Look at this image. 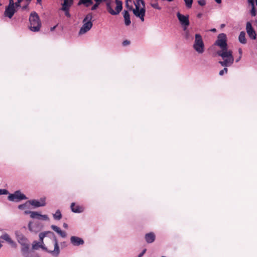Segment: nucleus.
<instances>
[{
	"label": "nucleus",
	"instance_id": "obj_46",
	"mask_svg": "<svg viewBox=\"0 0 257 257\" xmlns=\"http://www.w3.org/2000/svg\"><path fill=\"white\" fill-rule=\"evenodd\" d=\"M21 7V5H20V3L18 2H17L16 3H15V8H18V7Z\"/></svg>",
	"mask_w": 257,
	"mask_h": 257
},
{
	"label": "nucleus",
	"instance_id": "obj_14",
	"mask_svg": "<svg viewBox=\"0 0 257 257\" xmlns=\"http://www.w3.org/2000/svg\"><path fill=\"white\" fill-rule=\"evenodd\" d=\"M16 12V8L15 7L7 6L5 11V15L11 19L13 17L14 14Z\"/></svg>",
	"mask_w": 257,
	"mask_h": 257
},
{
	"label": "nucleus",
	"instance_id": "obj_39",
	"mask_svg": "<svg viewBox=\"0 0 257 257\" xmlns=\"http://www.w3.org/2000/svg\"><path fill=\"white\" fill-rule=\"evenodd\" d=\"M62 237H65L66 236V233L62 230H61L58 233Z\"/></svg>",
	"mask_w": 257,
	"mask_h": 257
},
{
	"label": "nucleus",
	"instance_id": "obj_10",
	"mask_svg": "<svg viewBox=\"0 0 257 257\" xmlns=\"http://www.w3.org/2000/svg\"><path fill=\"white\" fill-rule=\"evenodd\" d=\"M133 12L136 17L141 19L142 22L144 21V17L146 13L145 8H142L136 6L135 8L133 10Z\"/></svg>",
	"mask_w": 257,
	"mask_h": 257
},
{
	"label": "nucleus",
	"instance_id": "obj_29",
	"mask_svg": "<svg viewBox=\"0 0 257 257\" xmlns=\"http://www.w3.org/2000/svg\"><path fill=\"white\" fill-rule=\"evenodd\" d=\"M184 1L187 8L190 9L192 7L193 0H184Z\"/></svg>",
	"mask_w": 257,
	"mask_h": 257
},
{
	"label": "nucleus",
	"instance_id": "obj_45",
	"mask_svg": "<svg viewBox=\"0 0 257 257\" xmlns=\"http://www.w3.org/2000/svg\"><path fill=\"white\" fill-rule=\"evenodd\" d=\"M29 3H28V4H27V5H25V6H23L22 7V9H23V10H27V9H28V6H29Z\"/></svg>",
	"mask_w": 257,
	"mask_h": 257
},
{
	"label": "nucleus",
	"instance_id": "obj_38",
	"mask_svg": "<svg viewBox=\"0 0 257 257\" xmlns=\"http://www.w3.org/2000/svg\"><path fill=\"white\" fill-rule=\"evenodd\" d=\"M227 71H228L227 68H224L223 70L220 71L219 74L220 75L222 76L224 73H227Z\"/></svg>",
	"mask_w": 257,
	"mask_h": 257
},
{
	"label": "nucleus",
	"instance_id": "obj_6",
	"mask_svg": "<svg viewBox=\"0 0 257 257\" xmlns=\"http://www.w3.org/2000/svg\"><path fill=\"white\" fill-rule=\"evenodd\" d=\"M116 6L115 7V10L114 11L111 6L110 2L106 3V9L108 12L112 15H117L120 13L122 9V3L119 0H115Z\"/></svg>",
	"mask_w": 257,
	"mask_h": 257
},
{
	"label": "nucleus",
	"instance_id": "obj_12",
	"mask_svg": "<svg viewBox=\"0 0 257 257\" xmlns=\"http://www.w3.org/2000/svg\"><path fill=\"white\" fill-rule=\"evenodd\" d=\"M42 226L39 222L34 223L33 221H30L28 224V228L31 232L37 233L41 230Z\"/></svg>",
	"mask_w": 257,
	"mask_h": 257
},
{
	"label": "nucleus",
	"instance_id": "obj_55",
	"mask_svg": "<svg viewBox=\"0 0 257 257\" xmlns=\"http://www.w3.org/2000/svg\"><path fill=\"white\" fill-rule=\"evenodd\" d=\"M254 5H255L256 6H257V0H254Z\"/></svg>",
	"mask_w": 257,
	"mask_h": 257
},
{
	"label": "nucleus",
	"instance_id": "obj_41",
	"mask_svg": "<svg viewBox=\"0 0 257 257\" xmlns=\"http://www.w3.org/2000/svg\"><path fill=\"white\" fill-rule=\"evenodd\" d=\"M9 3L8 6L15 7V3L14 0H9Z\"/></svg>",
	"mask_w": 257,
	"mask_h": 257
},
{
	"label": "nucleus",
	"instance_id": "obj_42",
	"mask_svg": "<svg viewBox=\"0 0 257 257\" xmlns=\"http://www.w3.org/2000/svg\"><path fill=\"white\" fill-rule=\"evenodd\" d=\"M147 251V249L146 248H145L143 250V251H142V252H141L139 255H138V257H142L143 256V255L146 253Z\"/></svg>",
	"mask_w": 257,
	"mask_h": 257
},
{
	"label": "nucleus",
	"instance_id": "obj_52",
	"mask_svg": "<svg viewBox=\"0 0 257 257\" xmlns=\"http://www.w3.org/2000/svg\"><path fill=\"white\" fill-rule=\"evenodd\" d=\"M215 1L217 3V4H220L221 3V0H215Z\"/></svg>",
	"mask_w": 257,
	"mask_h": 257
},
{
	"label": "nucleus",
	"instance_id": "obj_44",
	"mask_svg": "<svg viewBox=\"0 0 257 257\" xmlns=\"http://www.w3.org/2000/svg\"><path fill=\"white\" fill-rule=\"evenodd\" d=\"M130 43V42L128 41V40H124L123 42H122V45L123 46H127L128 45H129Z\"/></svg>",
	"mask_w": 257,
	"mask_h": 257
},
{
	"label": "nucleus",
	"instance_id": "obj_9",
	"mask_svg": "<svg viewBox=\"0 0 257 257\" xmlns=\"http://www.w3.org/2000/svg\"><path fill=\"white\" fill-rule=\"evenodd\" d=\"M177 17L178 19V20L182 26L184 31L187 30L188 27L190 24L189 20V16L186 15L184 16L179 12L177 13Z\"/></svg>",
	"mask_w": 257,
	"mask_h": 257
},
{
	"label": "nucleus",
	"instance_id": "obj_54",
	"mask_svg": "<svg viewBox=\"0 0 257 257\" xmlns=\"http://www.w3.org/2000/svg\"><path fill=\"white\" fill-rule=\"evenodd\" d=\"M241 56H239L238 58H237L236 60V62H238L241 59Z\"/></svg>",
	"mask_w": 257,
	"mask_h": 257
},
{
	"label": "nucleus",
	"instance_id": "obj_51",
	"mask_svg": "<svg viewBox=\"0 0 257 257\" xmlns=\"http://www.w3.org/2000/svg\"><path fill=\"white\" fill-rule=\"evenodd\" d=\"M56 27H57V26H54L53 27H51L50 28L51 31H53L56 29Z\"/></svg>",
	"mask_w": 257,
	"mask_h": 257
},
{
	"label": "nucleus",
	"instance_id": "obj_8",
	"mask_svg": "<svg viewBox=\"0 0 257 257\" xmlns=\"http://www.w3.org/2000/svg\"><path fill=\"white\" fill-rule=\"evenodd\" d=\"M8 200L11 201L18 202L27 199L26 196L22 193L20 191H16L13 194H10L8 197Z\"/></svg>",
	"mask_w": 257,
	"mask_h": 257
},
{
	"label": "nucleus",
	"instance_id": "obj_30",
	"mask_svg": "<svg viewBox=\"0 0 257 257\" xmlns=\"http://www.w3.org/2000/svg\"><path fill=\"white\" fill-rule=\"evenodd\" d=\"M129 3H132V0L125 1V7L130 10L132 11L134 9L132 5H130Z\"/></svg>",
	"mask_w": 257,
	"mask_h": 257
},
{
	"label": "nucleus",
	"instance_id": "obj_17",
	"mask_svg": "<svg viewBox=\"0 0 257 257\" xmlns=\"http://www.w3.org/2000/svg\"><path fill=\"white\" fill-rule=\"evenodd\" d=\"M48 234H50L51 235H52L53 237V238H54V236H55L54 233L53 232L50 231H47L41 232L39 235V239H40L39 242H41V243H43L44 238Z\"/></svg>",
	"mask_w": 257,
	"mask_h": 257
},
{
	"label": "nucleus",
	"instance_id": "obj_36",
	"mask_svg": "<svg viewBox=\"0 0 257 257\" xmlns=\"http://www.w3.org/2000/svg\"><path fill=\"white\" fill-rule=\"evenodd\" d=\"M9 194V191L5 189H0V195H7Z\"/></svg>",
	"mask_w": 257,
	"mask_h": 257
},
{
	"label": "nucleus",
	"instance_id": "obj_59",
	"mask_svg": "<svg viewBox=\"0 0 257 257\" xmlns=\"http://www.w3.org/2000/svg\"><path fill=\"white\" fill-rule=\"evenodd\" d=\"M26 1H28L29 3H30V2H31V0H26Z\"/></svg>",
	"mask_w": 257,
	"mask_h": 257
},
{
	"label": "nucleus",
	"instance_id": "obj_31",
	"mask_svg": "<svg viewBox=\"0 0 257 257\" xmlns=\"http://www.w3.org/2000/svg\"><path fill=\"white\" fill-rule=\"evenodd\" d=\"M39 220L49 221V218L48 216L46 214L43 215V214H41V215L39 218Z\"/></svg>",
	"mask_w": 257,
	"mask_h": 257
},
{
	"label": "nucleus",
	"instance_id": "obj_24",
	"mask_svg": "<svg viewBox=\"0 0 257 257\" xmlns=\"http://www.w3.org/2000/svg\"><path fill=\"white\" fill-rule=\"evenodd\" d=\"M238 40L241 44H245L246 43V39L245 38V33L244 31L240 33L238 37Z\"/></svg>",
	"mask_w": 257,
	"mask_h": 257
},
{
	"label": "nucleus",
	"instance_id": "obj_33",
	"mask_svg": "<svg viewBox=\"0 0 257 257\" xmlns=\"http://www.w3.org/2000/svg\"><path fill=\"white\" fill-rule=\"evenodd\" d=\"M69 9L70 8H67L66 9V10H64L63 9H60L61 11L64 12L65 15L68 18H70L71 17V15L69 13Z\"/></svg>",
	"mask_w": 257,
	"mask_h": 257
},
{
	"label": "nucleus",
	"instance_id": "obj_48",
	"mask_svg": "<svg viewBox=\"0 0 257 257\" xmlns=\"http://www.w3.org/2000/svg\"><path fill=\"white\" fill-rule=\"evenodd\" d=\"M202 16V13H198L197 15V17L198 18H201Z\"/></svg>",
	"mask_w": 257,
	"mask_h": 257
},
{
	"label": "nucleus",
	"instance_id": "obj_47",
	"mask_svg": "<svg viewBox=\"0 0 257 257\" xmlns=\"http://www.w3.org/2000/svg\"><path fill=\"white\" fill-rule=\"evenodd\" d=\"M32 212H33V211H32L26 210V211H25L24 213L25 214H30V215H31L32 214Z\"/></svg>",
	"mask_w": 257,
	"mask_h": 257
},
{
	"label": "nucleus",
	"instance_id": "obj_57",
	"mask_svg": "<svg viewBox=\"0 0 257 257\" xmlns=\"http://www.w3.org/2000/svg\"><path fill=\"white\" fill-rule=\"evenodd\" d=\"M23 0H17V2H19V3H21L22 2Z\"/></svg>",
	"mask_w": 257,
	"mask_h": 257
},
{
	"label": "nucleus",
	"instance_id": "obj_28",
	"mask_svg": "<svg viewBox=\"0 0 257 257\" xmlns=\"http://www.w3.org/2000/svg\"><path fill=\"white\" fill-rule=\"evenodd\" d=\"M40 243L41 242H37V241H34L32 244V248L34 250H37L39 248H40Z\"/></svg>",
	"mask_w": 257,
	"mask_h": 257
},
{
	"label": "nucleus",
	"instance_id": "obj_37",
	"mask_svg": "<svg viewBox=\"0 0 257 257\" xmlns=\"http://www.w3.org/2000/svg\"><path fill=\"white\" fill-rule=\"evenodd\" d=\"M197 2L200 6H204L206 4V0H198Z\"/></svg>",
	"mask_w": 257,
	"mask_h": 257
},
{
	"label": "nucleus",
	"instance_id": "obj_15",
	"mask_svg": "<svg viewBox=\"0 0 257 257\" xmlns=\"http://www.w3.org/2000/svg\"><path fill=\"white\" fill-rule=\"evenodd\" d=\"M70 242L74 246H79L84 243V240L81 238L75 236L71 237Z\"/></svg>",
	"mask_w": 257,
	"mask_h": 257
},
{
	"label": "nucleus",
	"instance_id": "obj_43",
	"mask_svg": "<svg viewBox=\"0 0 257 257\" xmlns=\"http://www.w3.org/2000/svg\"><path fill=\"white\" fill-rule=\"evenodd\" d=\"M185 38L186 39H189L190 37V33L188 31H185Z\"/></svg>",
	"mask_w": 257,
	"mask_h": 257
},
{
	"label": "nucleus",
	"instance_id": "obj_16",
	"mask_svg": "<svg viewBox=\"0 0 257 257\" xmlns=\"http://www.w3.org/2000/svg\"><path fill=\"white\" fill-rule=\"evenodd\" d=\"M1 238L6 241L9 244H10L12 247H16L17 243L11 238L10 235L7 233L3 234L1 236Z\"/></svg>",
	"mask_w": 257,
	"mask_h": 257
},
{
	"label": "nucleus",
	"instance_id": "obj_3",
	"mask_svg": "<svg viewBox=\"0 0 257 257\" xmlns=\"http://www.w3.org/2000/svg\"><path fill=\"white\" fill-rule=\"evenodd\" d=\"M193 48L198 54H202L205 51V45L202 37L200 34L195 35Z\"/></svg>",
	"mask_w": 257,
	"mask_h": 257
},
{
	"label": "nucleus",
	"instance_id": "obj_50",
	"mask_svg": "<svg viewBox=\"0 0 257 257\" xmlns=\"http://www.w3.org/2000/svg\"><path fill=\"white\" fill-rule=\"evenodd\" d=\"M63 226L65 228H67L68 227V225L67 223H64L63 224Z\"/></svg>",
	"mask_w": 257,
	"mask_h": 257
},
{
	"label": "nucleus",
	"instance_id": "obj_13",
	"mask_svg": "<svg viewBox=\"0 0 257 257\" xmlns=\"http://www.w3.org/2000/svg\"><path fill=\"white\" fill-rule=\"evenodd\" d=\"M28 202L35 208L43 207L46 205L45 199L43 198H41L40 200L36 199L30 200L28 201Z\"/></svg>",
	"mask_w": 257,
	"mask_h": 257
},
{
	"label": "nucleus",
	"instance_id": "obj_56",
	"mask_svg": "<svg viewBox=\"0 0 257 257\" xmlns=\"http://www.w3.org/2000/svg\"><path fill=\"white\" fill-rule=\"evenodd\" d=\"M212 32H215L216 31V29H213L211 30Z\"/></svg>",
	"mask_w": 257,
	"mask_h": 257
},
{
	"label": "nucleus",
	"instance_id": "obj_35",
	"mask_svg": "<svg viewBox=\"0 0 257 257\" xmlns=\"http://www.w3.org/2000/svg\"><path fill=\"white\" fill-rule=\"evenodd\" d=\"M28 204H29V202H28V201H27L24 204H20L18 206V208L21 210H23L27 207Z\"/></svg>",
	"mask_w": 257,
	"mask_h": 257
},
{
	"label": "nucleus",
	"instance_id": "obj_1",
	"mask_svg": "<svg viewBox=\"0 0 257 257\" xmlns=\"http://www.w3.org/2000/svg\"><path fill=\"white\" fill-rule=\"evenodd\" d=\"M215 45L218 46L220 50L216 52L218 56H220L223 61H220L219 63L223 67L231 66L234 62V57L232 51L228 49L227 44V37L224 33L219 34L215 42Z\"/></svg>",
	"mask_w": 257,
	"mask_h": 257
},
{
	"label": "nucleus",
	"instance_id": "obj_32",
	"mask_svg": "<svg viewBox=\"0 0 257 257\" xmlns=\"http://www.w3.org/2000/svg\"><path fill=\"white\" fill-rule=\"evenodd\" d=\"M152 7L153 8L160 10L161 9V8L159 6L158 3H151L150 4Z\"/></svg>",
	"mask_w": 257,
	"mask_h": 257
},
{
	"label": "nucleus",
	"instance_id": "obj_49",
	"mask_svg": "<svg viewBox=\"0 0 257 257\" xmlns=\"http://www.w3.org/2000/svg\"><path fill=\"white\" fill-rule=\"evenodd\" d=\"M238 53H239V55H240V56H242V50H241V48H239V49H238Z\"/></svg>",
	"mask_w": 257,
	"mask_h": 257
},
{
	"label": "nucleus",
	"instance_id": "obj_19",
	"mask_svg": "<svg viewBox=\"0 0 257 257\" xmlns=\"http://www.w3.org/2000/svg\"><path fill=\"white\" fill-rule=\"evenodd\" d=\"M145 238L147 243H151L155 241L156 236L153 232H149L146 234Z\"/></svg>",
	"mask_w": 257,
	"mask_h": 257
},
{
	"label": "nucleus",
	"instance_id": "obj_26",
	"mask_svg": "<svg viewBox=\"0 0 257 257\" xmlns=\"http://www.w3.org/2000/svg\"><path fill=\"white\" fill-rule=\"evenodd\" d=\"M134 4L135 6H137L140 7H141V5H142V8H145V3L144 0H136V2H134Z\"/></svg>",
	"mask_w": 257,
	"mask_h": 257
},
{
	"label": "nucleus",
	"instance_id": "obj_18",
	"mask_svg": "<svg viewBox=\"0 0 257 257\" xmlns=\"http://www.w3.org/2000/svg\"><path fill=\"white\" fill-rule=\"evenodd\" d=\"M71 209L72 212L74 213H81L84 211V208L80 206H76L75 203H72L71 204Z\"/></svg>",
	"mask_w": 257,
	"mask_h": 257
},
{
	"label": "nucleus",
	"instance_id": "obj_21",
	"mask_svg": "<svg viewBox=\"0 0 257 257\" xmlns=\"http://www.w3.org/2000/svg\"><path fill=\"white\" fill-rule=\"evenodd\" d=\"M123 18L124 19V23L126 26H128L131 24V21L130 20V16L127 11L124 10L123 13Z\"/></svg>",
	"mask_w": 257,
	"mask_h": 257
},
{
	"label": "nucleus",
	"instance_id": "obj_53",
	"mask_svg": "<svg viewBox=\"0 0 257 257\" xmlns=\"http://www.w3.org/2000/svg\"><path fill=\"white\" fill-rule=\"evenodd\" d=\"M42 0H37V3L39 4H41Z\"/></svg>",
	"mask_w": 257,
	"mask_h": 257
},
{
	"label": "nucleus",
	"instance_id": "obj_27",
	"mask_svg": "<svg viewBox=\"0 0 257 257\" xmlns=\"http://www.w3.org/2000/svg\"><path fill=\"white\" fill-rule=\"evenodd\" d=\"M41 214L38 212L33 211L32 214L30 215V217L33 219H37L39 220V218Z\"/></svg>",
	"mask_w": 257,
	"mask_h": 257
},
{
	"label": "nucleus",
	"instance_id": "obj_2",
	"mask_svg": "<svg viewBox=\"0 0 257 257\" xmlns=\"http://www.w3.org/2000/svg\"><path fill=\"white\" fill-rule=\"evenodd\" d=\"M30 29L33 32H38L41 26V23L38 15L35 12H32L30 15Z\"/></svg>",
	"mask_w": 257,
	"mask_h": 257
},
{
	"label": "nucleus",
	"instance_id": "obj_58",
	"mask_svg": "<svg viewBox=\"0 0 257 257\" xmlns=\"http://www.w3.org/2000/svg\"><path fill=\"white\" fill-rule=\"evenodd\" d=\"M255 23L256 26L257 27V20H255Z\"/></svg>",
	"mask_w": 257,
	"mask_h": 257
},
{
	"label": "nucleus",
	"instance_id": "obj_7",
	"mask_svg": "<svg viewBox=\"0 0 257 257\" xmlns=\"http://www.w3.org/2000/svg\"><path fill=\"white\" fill-rule=\"evenodd\" d=\"M53 240L54 242V250H48L45 246V245L43 243H40V248H42L43 250H46L47 252L50 253L54 257H57L58 256L59 253H60V248L58 245V242L57 239L56 238V236H54V238H53Z\"/></svg>",
	"mask_w": 257,
	"mask_h": 257
},
{
	"label": "nucleus",
	"instance_id": "obj_40",
	"mask_svg": "<svg viewBox=\"0 0 257 257\" xmlns=\"http://www.w3.org/2000/svg\"><path fill=\"white\" fill-rule=\"evenodd\" d=\"M9 3L8 6L15 7V3L14 0H9Z\"/></svg>",
	"mask_w": 257,
	"mask_h": 257
},
{
	"label": "nucleus",
	"instance_id": "obj_4",
	"mask_svg": "<svg viewBox=\"0 0 257 257\" xmlns=\"http://www.w3.org/2000/svg\"><path fill=\"white\" fill-rule=\"evenodd\" d=\"M92 15L91 13L88 14L83 20V25L80 28L79 34L82 35L89 31L92 27L93 24L91 22Z\"/></svg>",
	"mask_w": 257,
	"mask_h": 257
},
{
	"label": "nucleus",
	"instance_id": "obj_25",
	"mask_svg": "<svg viewBox=\"0 0 257 257\" xmlns=\"http://www.w3.org/2000/svg\"><path fill=\"white\" fill-rule=\"evenodd\" d=\"M53 216L54 219L57 220H60L62 218V214L59 209L56 210L55 213L53 214Z\"/></svg>",
	"mask_w": 257,
	"mask_h": 257
},
{
	"label": "nucleus",
	"instance_id": "obj_11",
	"mask_svg": "<svg viewBox=\"0 0 257 257\" xmlns=\"http://www.w3.org/2000/svg\"><path fill=\"white\" fill-rule=\"evenodd\" d=\"M246 31L249 37L252 40H255L256 38V33L252 27L250 22H247L246 24Z\"/></svg>",
	"mask_w": 257,
	"mask_h": 257
},
{
	"label": "nucleus",
	"instance_id": "obj_22",
	"mask_svg": "<svg viewBox=\"0 0 257 257\" xmlns=\"http://www.w3.org/2000/svg\"><path fill=\"white\" fill-rule=\"evenodd\" d=\"M22 253L24 257H39L38 255L30 251L29 249H26L22 251Z\"/></svg>",
	"mask_w": 257,
	"mask_h": 257
},
{
	"label": "nucleus",
	"instance_id": "obj_20",
	"mask_svg": "<svg viewBox=\"0 0 257 257\" xmlns=\"http://www.w3.org/2000/svg\"><path fill=\"white\" fill-rule=\"evenodd\" d=\"M247 3L249 5H250L251 7V9L250 11V13L251 16L254 17L256 15V11L255 7H254V0H247Z\"/></svg>",
	"mask_w": 257,
	"mask_h": 257
},
{
	"label": "nucleus",
	"instance_id": "obj_5",
	"mask_svg": "<svg viewBox=\"0 0 257 257\" xmlns=\"http://www.w3.org/2000/svg\"><path fill=\"white\" fill-rule=\"evenodd\" d=\"M15 234L18 242L22 245L21 251L29 249L30 242L27 238L19 231H16Z\"/></svg>",
	"mask_w": 257,
	"mask_h": 257
},
{
	"label": "nucleus",
	"instance_id": "obj_34",
	"mask_svg": "<svg viewBox=\"0 0 257 257\" xmlns=\"http://www.w3.org/2000/svg\"><path fill=\"white\" fill-rule=\"evenodd\" d=\"M51 228L55 231H56L57 233H58V232H59L61 230V229H60V228H59V227H58L56 225H52L51 226Z\"/></svg>",
	"mask_w": 257,
	"mask_h": 257
},
{
	"label": "nucleus",
	"instance_id": "obj_23",
	"mask_svg": "<svg viewBox=\"0 0 257 257\" xmlns=\"http://www.w3.org/2000/svg\"><path fill=\"white\" fill-rule=\"evenodd\" d=\"M73 0H64V2L62 4V7L61 9L66 10L67 8H70L72 5Z\"/></svg>",
	"mask_w": 257,
	"mask_h": 257
}]
</instances>
